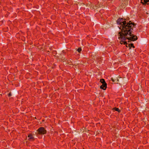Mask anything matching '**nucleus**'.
Masks as SVG:
<instances>
[{
  "label": "nucleus",
  "instance_id": "obj_9",
  "mask_svg": "<svg viewBox=\"0 0 149 149\" xmlns=\"http://www.w3.org/2000/svg\"><path fill=\"white\" fill-rule=\"evenodd\" d=\"M82 49L81 47H79L77 49V51L79 53H81V51Z\"/></svg>",
  "mask_w": 149,
  "mask_h": 149
},
{
  "label": "nucleus",
  "instance_id": "obj_10",
  "mask_svg": "<svg viewBox=\"0 0 149 149\" xmlns=\"http://www.w3.org/2000/svg\"><path fill=\"white\" fill-rule=\"evenodd\" d=\"M118 79L115 80V82H114L115 83H118Z\"/></svg>",
  "mask_w": 149,
  "mask_h": 149
},
{
  "label": "nucleus",
  "instance_id": "obj_14",
  "mask_svg": "<svg viewBox=\"0 0 149 149\" xmlns=\"http://www.w3.org/2000/svg\"><path fill=\"white\" fill-rule=\"evenodd\" d=\"M100 10L101 11L102 10Z\"/></svg>",
  "mask_w": 149,
  "mask_h": 149
},
{
  "label": "nucleus",
  "instance_id": "obj_12",
  "mask_svg": "<svg viewBox=\"0 0 149 149\" xmlns=\"http://www.w3.org/2000/svg\"><path fill=\"white\" fill-rule=\"evenodd\" d=\"M111 80H112L113 82H115V79H114L113 78H111Z\"/></svg>",
  "mask_w": 149,
  "mask_h": 149
},
{
  "label": "nucleus",
  "instance_id": "obj_2",
  "mask_svg": "<svg viewBox=\"0 0 149 149\" xmlns=\"http://www.w3.org/2000/svg\"><path fill=\"white\" fill-rule=\"evenodd\" d=\"M121 39V41H120V43L121 44H123V43L124 44V45H126V46L127 47V45H128V46L129 47H132L133 48H135V47L134 46V44H132V43H130V44H128L127 43V42H125V40H126V39H127L128 40V42H130L131 41H132V40H129L127 38H126L125 39V40H123V39H122L120 38V39ZM136 40H135V41H136ZM135 40H134V41Z\"/></svg>",
  "mask_w": 149,
  "mask_h": 149
},
{
  "label": "nucleus",
  "instance_id": "obj_1",
  "mask_svg": "<svg viewBox=\"0 0 149 149\" xmlns=\"http://www.w3.org/2000/svg\"><path fill=\"white\" fill-rule=\"evenodd\" d=\"M125 20L123 18H119L116 21L118 24L121 25L119 29L121 30V31L118 33V39L120 38L124 40L127 38L132 41L136 40L137 36L132 33L133 27L135 26V23L132 22L131 21L127 23L126 21L124 20Z\"/></svg>",
  "mask_w": 149,
  "mask_h": 149
},
{
  "label": "nucleus",
  "instance_id": "obj_5",
  "mask_svg": "<svg viewBox=\"0 0 149 149\" xmlns=\"http://www.w3.org/2000/svg\"><path fill=\"white\" fill-rule=\"evenodd\" d=\"M107 87V84L106 83H104L102 84V85L101 86L100 88L104 90H105Z\"/></svg>",
  "mask_w": 149,
  "mask_h": 149
},
{
  "label": "nucleus",
  "instance_id": "obj_3",
  "mask_svg": "<svg viewBox=\"0 0 149 149\" xmlns=\"http://www.w3.org/2000/svg\"><path fill=\"white\" fill-rule=\"evenodd\" d=\"M37 134H45L47 133V131L45 128L42 127L39 128L37 130Z\"/></svg>",
  "mask_w": 149,
  "mask_h": 149
},
{
  "label": "nucleus",
  "instance_id": "obj_4",
  "mask_svg": "<svg viewBox=\"0 0 149 149\" xmlns=\"http://www.w3.org/2000/svg\"><path fill=\"white\" fill-rule=\"evenodd\" d=\"M28 137L29 138L28 140L30 141H32L34 140V137L31 134H29L28 135Z\"/></svg>",
  "mask_w": 149,
  "mask_h": 149
},
{
  "label": "nucleus",
  "instance_id": "obj_8",
  "mask_svg": "<svg viewBox=\"0 0 149 149\" xmlns=\"http://www.w3.org/2000/svg\"><path fill=\"white\" fill-rule=\"evenodd\" d=\"M100 82L102 84H103L104 83H106V82L105 81V80L104 79H100Z\"/></svg>",
  "mask_w": 149,
  "mask_h": 149
},
{
  "label": "nucleus",
  "instance_id": "obj_6",
  "mask_svg": "<svg viewBox=\"0 0 149 149\" xmlns=\"http://www.w3.org/2000/svg\"><path fill=\"white\" fill-rule=\"evenodd\" d=\"M141 2L143 4H149V0H141Z\"/></svg>",
  "mask_w": 149,
  "mask_h": 149
},
{
  "label": "nucleus",
  "instance_id": "obj_13",
  "mask_svg": "<svg viewBox=\"0 0 149 149\" xmlns=\"http://www.w3.org/2000/svg\"><path fill=\"white\" fill-rule=\"evenodd\" d=\"M11 96V93H9V94H8V96H9V97H10V96Z\"/></svg>",
  "mask_w": 149,
  "mask_h": 149
},
{
  "label": "nucleus",
  "instance_id": "obj_11",
  "mask_svg": "<svg viewBox=\"0 0 149 149\" xmlns=\"http://www.w3.org/2000/svg\"><path fill=\"white\" fill-rule=\"evenodd\" d=\"M121 6L122 8H124L125 7V6H124L123 5H122V4L120 6Z\"/></svg>",
  "mask_w": 149,
  "mask_h": 149
},
{
  "label": "nucleus",
  "instance_id": "obj_7",
  "mask_svg": "<svg viewBox=\"0 0 149 149\" xmlns=\"http://www.w3.org/2000/svg\"><path fill=\"white\" fill-rule=\"evenodd\" d=\"M114 109L116 111L118 112H120V110L119 109V108L116 107H115L114 108Z\"/></svg>",
  "mask_w": 149,
  "mask_h": 149
}]
</instances>
